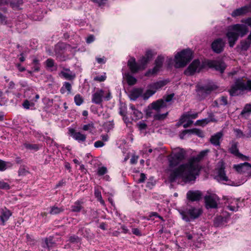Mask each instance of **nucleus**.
I'll list each match as a JSON object with an SVG mask.
<instances>
[{
  "mask_svg": "<svg viewBox=\"0 0 251 251\" xmlns=\"http://www.w3.org/2000/svg\"><path fill=\"white\" fill-rule=\"evenodd\" d=\"M207 152L206 150L202 151L197 156L190 158L187 162L180 165L173 170L170 169L171 173L169 176L170 182H175L178 178H182L185 182L195 180L201 170L199 162Z\"/></svg>",
  "mask_w": 251,
  "mask_h": 251,
  "instance_id": "obj_1",
  "label": "nucleus"
},
{
  "mask_svg": "<svg viewBox=\"0 0 251 251\" xmlns=\"http://www.w3.org/2000/svg\"><path fill=\"white\" fill-rule=\"evenodd\" d=\"M246 90L251 91V80L245 82L242 78H238L228 91L230 96L235 97L242 95Z\"/></svg>",
  "mask_w": 251,
  "mask_h": 251,
  "instance_id": "obj_2",
  "label": "nucleus"
},
{
  "mask_svg": "<svg viewBox=\"0 0 251 251\" xmlns=\"http://www.w3.org/2000/svg\"><path fill=\"white\" fill-rule=\"evenodd\" d=\"M193 58V52L190 49L183 50L177 52L175 57V67L180 68L185 67Z\"/></svg>",
  "mask_w": 251,
  "mask_h": 251,
  "instance_id": "obj_3",
  "label": "nucleus"
},
{
  "mask_svg": "<svg viewBox=\"0 0 251 251\" xmlns=\"http://www.w3.org/2000/svg\"><path fill=\"white\" fill-rule=\"evenodd\" d=\"M202 213V210L200 208L191 207L187 209L186 211L180 212L182 218L187 222L198 219Z\"/></svg>",
  "mask_w": 251,
  "mask_h": 251,
  "instance_id": "obj_4",
  "label": "nucleus"
},
{
  "mask_svg": "<svg viewBox=\"0 0 251 251\" xmlns=\"http://www.w3.org/2000/svg\"><path fill=\"white\" fill-rule=\"evenodd\" d=\"M204 67V62L201 63L199 59H195L185 71L184 74L187 75H192L196 72L199 73Z\"/></svg>",
  "mask_w": 251,
  "mask_h": 251,
  "instance_id": "obj_5",
  "label": "nucleus"
},
{
  "mask_svg": "<svg viewBox=\"0 0 251 251\" xmlns=\"http://www.w3.org/2000/svg\"><path fill=\"white\" fill-rule=\"evenodd\" d=\"M225 45L226 41L222 38H218L212 42L211 48L214 53L220 54L224 51Z\"/></svg>",
  "mask_w": 251,
  "mask_h": 251,
  "instance_id": "obj_6",
  "label": "nucleus"
},
{
  "mask_svg": "<svg viewBox=\"0 0 251 251\" xmlns=\"http://www.w3.org/2000/svg\"><path fill=\"white\" fill-rule=\"evenodd\" d=\"M196 90L199 98L202 100L210 94L212 91L213 90V88L211 86L197 85Z\"/></svg>",
  "mask_w": 251,
  "mask_h": 251,
  "instance_id": "obj_7",
  "label": "nucleus"
},
{
  "mask_svg": "<svg viewBox=\"0 0 251 251\" xmlns=\"http://www.w3.org/2000/svg\"><path fill=\"white\" fill-rule=\"evenodd\" d=\"M231 147L229 148V152L232 154L234 155L237 158H239L242 160H248L249 157L244 155L239 152L238 148V143L234 141H232L230 143Z\"/></svg>",
  "mask_w": 251,
  "mask_h": 251,
  "instance_id": "obj_8",
  "label": "nucleus"
},
{
  "mask_svg": "<svg viewBox=\"0 0 251 251\" xmlns=\"http://www.w3.org/2000/svg\"><path fill=\"white\" fill-rule=\"evenodd\" d=\"M207 65L209 68H214L221 74L224 72L226 67V63L221 60H210L207 62Z\"/></svg>",
  "mask_w": 251,
  "mask_h": 251,
  "instance_id": "obj_9",
  "label": "nucleus"
},
{
  "mask_svg": "<svg viewBox=\"0 0 251 251\" xmlns=\"http://www.w3.org/2000/svg\"><path fill=\"white\" fill-rule=\"evenodd\" d=\"M234 168L238 173L244 174L246 176H251V165L248 162L234 165Z\"/></svg>",
  "mask_w": 251,
  "mask_h": 251,
  "instance_id": "obj_10",
  "label": "nucleus"
},
{
  "mask_svg": "<svg viewBox=\"0 0 251 251\" xmlns=\"http://www.w3.org/2000/svg\"><path fill=\"white\" fill-rule=\"evenodd\" d=\"M230 30L237 32L239 34V37H244L249 32V29L247 26L244 24H237L230 26Z\"/></svg>",
  "mask_w": 251,
  "mask_h": 251,
  "instance_id": "obj_11",
  "label": "nucleus"
},
{
  "mask_svg": "<svg viewBox=\"0 0 251 251\" xmlns=\"http://www.w3.org/2000/svg\"><path fill=\"white\" fill-rule=\"evenodd\" d=\"M164 57L158 55L155 60V66L152 70H149L145 74L146 76H149L150 74H156L162 67L164 61Z\"/></svg>",
  "mask_w": 251,
  "mask_h": 251,
  "instance_id": "obj_12",
  "label": "nucleus"
},
{
  "mask_svg": "<svg viewBox=\"0 0 251 251\" xmlns=\"http://www.w3.org/2000/svg\"><path fill=\"white\" fill-rule=\"evenodd\" d=\"M226 37L228 39L229 47L230 48H232L235 45L239 38V34H237V32L230 30V28L229 30L226 33Z\"/></svg>",
  "mask_w": 251,
  "mask_h": 251,
  "instance_id": "obj_13",
  "label": "nucleus"
},
{
  "mask_svg": "<svg viewBox=\"0 0 251 251\" xmlns=\"http://www.w3.org/2000/svg\"><path fill=\"white\" fill-rule=\"evenodd\" d=\"M201 197L202 193L199 190H189L186 194L187 199L191 201H199L201 199Z\"/></svg>",
  "mask_w": 251,
  "mask_h": 251,
  "instance_id": "obj_14",
  "label": "nucleus"
},
{
  "mask_svg": "<svg viewBox=\"0 0 251 251\" xmlns=\"http://www.w3.org/2000/svg\"><path fill=\"white\" fill-rule=\"evenodd\" d=\"M168 104H165V101H164V100L159 99L156 101L152 102L148 107L150 109L155 110L158 112L161 109L166 108Z\"/></svg>",
  "mask_w": 251,
  "mask_h": 251,
  "instance_id": "obj_15",
  "label": "nucleus"
},
{
  "mask_svg": "<svg viewBox=\"0 0 251 251\" xmlns=\"http://www.w3.org/2000/svg\"><path fill=\"white\" fill-rule=\"evenodd\" d=\"M204 200L207 208H216L217 207V202L215 196H205L204 197Z\"/></svg>",
  "mask_w": 251,
  "mask_h": 251,
  "instance_id": "obj_16",
  "label": "nucleus"
},
{
  "mask_svg": "<svg viewBox=\"0 0 251 251\" xmlns=\"http://www.w3.org/2000/svg\"><path fill=\"white\" fill-rule=\"evenodd\" d=\"M251 8V2L249 5H245L239 8L234 10L231 13V15L232 17H236L238 16H243L247 13Z\"/></svg>",
  "mask_w": 251,
  "mask_h": 251,
  "instance_id": "obj_17",
  "label": "nucleus"
},
{
  "mask_svg": "<svg viewBox=\"0 0 251 251\" xmlns=\"http://www.w3.org/2000/svg\"><path fill=\"white\" fill-rule=\"evenodd\" d=\"M104 91L102 89L98 90L92 95V102L96 104H100L102 102Z\"/></svg>",
  "mask_w": 251,
  "mask_h": 251,
  "instance_id": "obj_18",
  "label": "nucleus"
},
{
  "mask_svg": "<svg viewBox=\"0 0 251 251\" xmlns=\"http://www.w3.org/2000/svg\"><path fill=\"white\" fill-rule=\"evenodd\" d=\"M69 132L71 136L79 142H83L86 140V136L85 135L81 133L80 132H76L74 128L69 129Z\"/></svg>",
  "mask_w": 251,
  "mask_h": 251,
  "instance_id": "obj_19",
  "label": "nucleus"
},
{
  "mask_svg": "<svg viewBox=\"0 0 251 251\" xmlns=\"http://www.w3.org/2000/svg\"><path fill=\"white\" fill-rule=\"evenodd\" d=\"M129 107L130 109L131 110V112L130 113V117L132 120L136 121L142 118V113L136 109L133 104H130Z\"/></svg>",
  "mask_w": 251,
  "mask_h": 251,
  "instance_id": "obj_20",
  "label": "nucleus"
},
{
  "mask_svg": "<svg viewBox=\"0 0 251 251\" xmlns=\"http://www.w3.org/2000/svg\"><path fill=\"white\" fill-rule=\"evenodd\" d=\"M9 6L14 10H19L24 4L23 0H8Z\"/></svg>",
  "mask_w": 251,
  "mask_h": 251,
  "instance_id": "obj_21",
  "label": "nucleus"
},
{
  "mask_svg": "<svg viewBox=\"0 0 251 251\" xmlns=\"http://www.w3.org/2000/svg\"><path fill=\"white\" fill-rule=\"evenodd\" d=\"M143 93V89L141 88H134L130 92L129 97L131 100H135L141 96Z\"/></svg>",
  "mask_w": 251,
  "mask_h": 251,
  "instance_id": "obj_22",
  "label": "nucleus"
},
{
  "mask_svg": "<svg viewBox=\"0 0 251 251\" xmlns=\"http://www.w3.org/2000/svg\"><path fill=\"white\" fill-rule=\"evenodd\" d=\"M0 213L1 215L0 216V219L2 222V225H4L5 222L7 221L11 216L12 213L9 210L5 207L1 209Z\"/></svg>",
  "mask_w": 251,
  "mask_h": 251,
  "instance_id": "obj_23",
  "label": "nucleus"
},
{
  "mask_svg": "<svg viewBox=\"0 0 251 251\" xmlns=\"http://www.w3.org/2000/svg\"><path fill=\"white\" fill-rule=\"evenodd\" d=\"M127 66L133 73L137 72L140 69V67L137 64L134 58H131L128 61Z\"/></svg>",
  "mask_w": 251,
  "mask_h": 251,
  "instance_id": "obj_24",
  "label": "nucleus"
},
{
  "mask_svg": "<svg viewBox=\"0 0 251 251\" xmlns=\"http://www.w3.org/2000/svg\"><path fill=\"white\" fill-rule=\"evenodd\" d=\"M223 134L221 132H219L212 135L210 139V143L215 146H220V140L222 138Z\"/></svg>",
  "mask_w": 251,
  "mask_h": 251,
  "instance_id": "obj_25",
  "label": "nucleus"
},
{
  "mask_svg": "<svg viewBox=\"0 0 251 251\" xmlns=\"http://www.w3.org/2000/svg\"><path fill=\"white\" fill-rule=\"evenodd\" d=\"M168 81L167 80H160L150 84L149 87V88L154 90L155 92H156L157 90L166 85Z\"/></svg>",
  "mask_w": 251,
  "mask_h": 251,
  "instance_id": "obj_26",
  "label": "nucleus"
},
{
  "mask_svg": "<svg viewBox=\"0 0 251 251\" xmlns=\"http://www.w3.org/2000/svg\"><path fill=\"white\" fill-rule=\"evenodd\" d=\"M218 179L221 181H227L228 179L227 176H226V173L225 171V166L224 164H222L218 171Z\"/></svg>",
  "mask_w": 251,
  "mask_h": 251,
  "instance_id": "obj_27",
  "label": "nucleus"
},
{
  "mask_svg": "<svg viewBox=\"0 0 251 251\" xmlns=\"http://www.w3.org/2000/svg\"><path fill=\"white\" fill-rule=\"evenodd\" d=\"M251 113V103L246 104L243 108V109L240 113V115L242 117H249Z\"/></svg>",
  "mask_w": 251,
  "mask_h": 251,
  "instance_id": "obj_28",
  "label": "nucleus"
},
{
  "mask_svg": "<svg viewBox=\"0 0 251 251\" xmlns=\"http://www.w3.org/2000/svg\"><path fill=\"white\" fill-rule=\"evenodd\" d=\"M72 90V85L68 82H65L62 86V87L60 89V92L61 94H65L66 91L67 92L68 94H70L71 93Z\"/></svg>",
  "mask_w": 251,
  "mask_h": 251,
  "instance_id": "obj_29",
  "label": "nucleus"
},
{
  "mask_svg": "<svg viewBox=\"0 0 251 251\" xmlns=\"http://www.w3.org/2000/svg\"><path fill=\"white\" fill-rule=\"evenodd\" d=\"M67 44L63 43H58L54 48V51L56 54H60L63 52V51L65 49Z\"/></svg>",
  "mask_w": 251,
  "mask_h": 251,
  "instance_id": "obj_30",
  "label": "nucleus"
},
{
  "mask_svg": "<svg viewBox=\"0 0 251 251\" xmlns=\"http://www.w3.org/2000/svg\"><path fill=\"white\" fill-rule=\"evenodd\" d=\"M125 77L128 85H133L137 82L136 78L129 73L125 74Z\"/></svg>",
  "mask_w": 251,
  "mask_h": 251,
  "instance_id": "obj_31",
  "label": "nucleus"
},
{
  "mask_svg": "<svg viewBox=\"0 0 251 251\" xmlns=\"http://www.w3.org/2000/svg\"><path fill=\"white\" fill-rule=\"evenodd\" d=\"M168 161L170 168H173L177 166L180 163L179 161L176 159L172 155L169 156Z\"/></svg>",
  "mask_w": 251,
  "mask_h": 251,
  "instance_id": "obj_32",
  "label": "nucleus"
},
{
  "mask_svg": "<svg viewBox=\"0 0 251 251\" xmlns=\"http://www.w3.org/2000/svg\"><path fill=\"white\" fill-rule=\"evenodd\" d=\"M171 155H172L176 159L179 161L180 162H181L185 157L184 153L182 151L174 152Z\"/></svg>",
  "mask_w": 251,
  "mask_h": 251,
  "instance_id": "obj_33",
  "label": "nucleus"
},
{
  "mask_svg": "<svg viewBox=\"0 0 251 251\" xmlns=\"http://www.w3.org/2000/svg\"><path fill=\"white\" fill-rule=\"evenodd\" d=\"M186 131L189 132V134H196L200 137H203L204 134L203 132L197 128H193L191 129H186Z\"/></svg>",
  "mask_w": 251,
  "mask_h": 251,
  "instance_id": "obj_34",
  "label": "nucleus"
},
{
  "mask_svg": "<svg viewBox=\"0 0 251 251\" xmlns=\"http://www.w3.org/2000/svg\"><path fill=\"white\" fill-rule=\"evenodd\" d=\"M251 43L248 40H242L240 42V48L242 50H247L251 46Z\"/></svg>",
  "mask_w": 251,
  "mask_h": 251,
  "instance_id": "obj_35",
  "label": "nucleus"
},
{
  "mask_svg": "<svg viewBox=\"0 0 251 251\" xmlns=\"http://www.w3.org/2000/svg\"><path fill=\"white\" fill-rule=\"evenodd\" d=\"M53 237L50 236L49 238H46L44 240L45 244L43 245L44 248H48L50 249V248L53 246L55 243L53 242Z\"/></svg>",
  "mask_w": 251,
  "mask_h": 251,
  "instance_id": "obj_36",
  "label": "nucleus"
},
{
  "mask_svg": "<svg viewBox=\"0 0 251 251\" xmlns=\"http://www.w3.org/2000/svg\"><path fill=\"white\" fill-rule=\"evenodd\" d=\"M82 202L80 201H75L73 205L72 206V211L75 212H78L80 211L81 209L82 208V206L81 205Z\"/></svg>",
  "mask_w": 251,
  "mask_h": 251,
  "instance_id": "obj_37",
  "label": "nucleus"
},
{
  "mask_svg": "<svg viewBox=\"0 0 251 251\" xmlns=\"http://www.w3.org/2000/svg\"><path fill=\"white\" fill-rule=\"evenodd\" d=\"M235 135L237 138H246V134H244L243 132L239 128H234L233 129Z\"/></svg>",
  "mask_w": 251,
  "mask_h": 251,
  "instance_id": "obj_38",
  "label": "nucleus"
},
{
  "mask_svg": "<svg viewBox=\"0 0 251 251\" xmlns=\"http://www.w3.org/2000/svg\"><path fill=\"white\" fill-rule=\"evenodd\" d=\"M64 209L62 208H59L55 206L51 207L50 213L51 215L57 214L61 212H63Z\"/></svg>",
  "mask_w": 251,
  "mask_h": 251,
  "instance_id": "obj_39",
  "label": "nucleus"
},
{
  "mask_svg": "<svg viewBox=\"0 0 251 251\" xmlns=\"http://www.w3.org/2000/svg\"><path fill=\"white\" fill-rule=\"evenodd\" d=\"M155 91L150 88L147 90L146 92L142 95V97L144 100H146L148 99L151 96L153 95L155 93Z\"/></svg>",
  "mask_w": 251,
  "mask_h": 251,
  "instance_id": "obj_40",
  "label": "nucleus"
},
{
  "mask_svg": "<svg viewBox=\"0 0 251 251\" xmlns=\"http://www.w3.org/2000/svg\"><path fill=\"white\" fill-rule=\"evenodd\" d=\"M24 146L26 149L29 150L37 151L39 149V146L37 144H31L25 143L24 144Z\"/></svg>",
  "mask_w": 251,
  "mask_h": 251,
  "instance_id": "obj_41",
  "label": "nucleus"
},
{
  "mask_svg": "<svg viewBox=\"0 0 251 251\" xmlns=\"http://www.w3.org/2000/svg\"><path fill=\"white\" fill-rule=\"evenodd\" d=\"M74 100L77 106L80 105L84 101L82 97L80 94H77L75 96Z\"/></svg>",
  "mask_w": 251,
  "mask_h": 251,
  "instance_id": "obj_42",
  "label": "nucleus"
},
{
  "mask_svg": "<svg viewBox=\"0 0 251 251\" xmlns=\"http://www.w3.org/2000/svg\"><path fill=\"white\" fill-rule=\"evenodd\" d=\"M168 114V112H167L164 114H159L157 113L156 114L154 115L153 118L155 120H163L167 117Z\"/></svg>",
  "mask_w": 251,
  "mask_h": 251,
  "instance_id": "obj_43",
  "label": "nucleus"
},
{
  "mask_svg": "<svg viewBox=\"0 0 251 251\" xmlns=\"http://www.w3.org/2000/svg\"><path fill=\"white\" fill-rule=\"evenodd\" d=\"M126 107L124 106V107H121L120 108V110L119 111V114L123 116V120L125 121H129L128 120V118L127 117V115H126Z\"/></svg>",
  "mask_w": 251,
  "mask_h": 251,
  "instance_id": "obj_44",
  "label": "nucleus"
},
{
  "mask_svg": "<svg viewBox=\"0 0 251 251\" xmlns=\"http://www.w3.org/2000/svg\"><path fill=\"white\" fill-rule=\"evenodd\" d=\"M62 75L66 79L72 80L75 77V75H72L68 73L62 71L61 73Z\"/></svg>",
  "mask_w": 251,
  "mask_h": 251,
  "instance_id": "obj_45",
  "label": "nucleus"
},
{
  "mask_svg": "<svg viewBox=\"0 0 251 251\" xmlns=\"http://www.w3.org/2000/svg\"><path fill=\"white\" fill-rule=\"evenodd\" d=\"M174 96L175 94L174 93H172L167 96H164L162 99H161V100H164V101H165V104H167V103L170 102L173 100Z\"/></svg>",
  "mask_w": 251,
  "mask_h": 251,
  "instance_id": "obj_46",
  "label": "nucleus"
},
{
  "mask_svg": "<svg viewBox=\"0 0 251 251\" xmlns=\"http://www.w3.org/2000/svg\"><path fill=\"white\" fill-rule=\"evenodd\" d=\"M23 107L26 109H29L30 106H34V103L33 102H29L28 100H25L23 103Z\"/></svg>",
  "mask_w": 251,
  "mask_h": 251,
  "instance_id": "obj_47",
  "label": "nucleus"
},
{
  "mask_svg": "<svg viewBox=\"0 0 251 251\" xmlns=\"http://www.w3.org/2000/svg\"><path fill=\"white\" fill-rule=\"evenodd\" d=\"M107 172V168L105 167H101L98 168L97 174L99 176H103Z\"/></svg>",
  "mask_w": 251,
  "mask_h": 251,
  "instance_id": "obj_48",
  "label": "nucleus"
},
{
  "mask_svg": "<svg viewBox=\"0 0 251 251\" xmlns=\"http://www.w3.org/2000/svg\"><path fill=\"white\" fill-rule=\"evenodd\" d=\"M94 128V124L93 123H90L87 125H85L83 126L82 129L83 130L88 131L90 130V132Z\"/></svg>",
  "mask_w": 251,
  "mask_h": 251,
  "instance_id": "obj_49",
  "label": "nucleus"
},
{
  "mask_svg": "<svg viewBox=\"0 0 251 251\" xmlns=\"http://www.w3.org/2000/svg\"><path fill=\"white\" fill-rule=\"evenodd\" d=\"M153 56V54L152 50H148L146 51L144 56L148 59V60L150 61L152 59Z\"/></svg>",
  "mask_w": 251,
  "mask_h": 251,
  "instance_id": "obj_50",
  "label": "nucleus"
},
{
  "mask_svg": "<svg viewBox=\"0 0 251 251\" xmlns=\"http://www.w3.org/2000/svg\"><path fill=\"white\" fill-rule=\"evenodd\" d=\"M223 218L222 216L216 217L214 220V225L216 226H219L222 223Z\"/></svg>",
  "mask_w": 251,
  "mask_h": 251,
  "instance_id": "obj_51",
  "label": "nucleus"
},
{
  "mask_svg": "<svg viewBox=\"0 0 251 251\" xmlns=\"http://www.w3.org/2000/svg\"><path fill=\"white\" fill-rule=\"evenodd\" d=\"M10 188L9 185L4 182L3 181H0V189L4 190H9Z\"/></svg>",
  "mask_w": 251,
  "mask_h": 251,
  "instance_id": "obj_52",
  "label": "nucleus"
},
{
  "mask_svg": "<svg viewBox=\"0 0 251 251\" xmlns=\"http://www.w3.org/2000/svg\"><path fill=\"white\" fill-rule=\"evenodd\" d=\"M18 173L19 176H25L27 173H28V171L26 170L25 166H21Z\"/></svg>",
  "mask_w": 251,
  "mask_h": 251,
  "instance_id": "obj_53",
  "label": "nucleus"
},
{
  "mask_svg": "<svg viewBox=\"0 0 251 251\" xmlns=\"http://www.w3.org/2000/svg\"><path fill=\"white\" fill-rule=\"evenodd\" d=\"M80 238L76 235L71 236L69 238V241L71 243H78L80 242Z\"/></svg>",
  "mask_w": 251,
  "mask_h": 251,
  "instance_id": "obj_54",
  "label": "nucleus"
},
{
  "mask_svg": "<svg viewBox=\"0 0 251 251\" xmlns=\"http://www.w3.org/2000/svg\"><path fill=\"white\" fill-rule=\"evenodd\" d=\"M188 118H189V112L185 113L181 116L179 122L180 124H182L184 123Z\"/></svg>",
  "mask_w": 251,
  "mask_h": 251,
  "instance_id": "obj_55",
  "label": "nucleus"
},
{
  "mask_svg": "<svg viewBox=\"0 0 251 251\" xmlns=\"http://www.w3.org/2000/svg\"><path fill=\"white\" fill-rule=\"evenodd\" d=\"M140 64L141 65L142 67L144 68L146 65L149 62V60L147 58H145L144 56H142L141 59L139 61Z\"/></svg>",
  "mask_w": 251,
  "mask_h": 251,
  "instance_id": "obj_56",
  "label": "nucleus"
},
{
  "mask_svg": "<svg viewBox=\"0 0 251 251\" xmlns=\"http://www.w3.org/2000/svg\"><path fill=\"white\" fill-rule=\"evenodd\" d=\"M209 122V120H208L206 119H202L201 120H198L195 125H200L201 126H204L206 124H207Z\"/></svg>",
  "mask_w": 251,
  "mask_h": 251,
  "instance_id": "obj_57",
  "label": "nucleus"
},
{
  "mask_svg": "<svg viewBox=\"0 0 251 251\" xmlns=\"http://www.w3.org/2000/svg\"><path fill=\"white\" fill-rule=\"evenodd\" d=\"M6 169V162L0 159V171H5Z\"/></svg>",
  "mask_w": 251,
  "mask_h": 251,
  "instance_id": "obj_58",
  "label": "nucleus"
},
{
  "mask_svg": "<svg viewBox=\"0 0 251 251\" xmlns=\"http://www.w3.org/2000/svg\"><path fill=\"white\" fill-rule=\"evenodd\" d=\"M105 75H98L94 77V80L99 82L104 81L106 79Z\"/></svg>",
  "mask_w": 251,
  "mask_h": 251,
  "instance_id": "obj_59",
  "label": "nucleus"
},
{
  "mask_svg": "<svg viewBox=\"0 0 251 251\" xmlns=\"http://www.w3.org/2000/svg\"><path fill=\"white\" fill-rule=\"evenodd\" d=\"M47 66L49 68H51L54 66V61L51 58H49L46 60Z\"/></svg>",
  "mask_w": 251,
  "mask_h": 251,
  "instance_id": "obj_60",
  "label": "nucleus"
},
{
  "mask_svg": "<svg viewBox=\"0 0 251 251\" xmlns=\"http://www.w3.org/2000/svg\"><path fill=\"white\" fill-rule=\"evenodd\" d=\"M221 104L223 105L227 104V99L226 96H222L220 99Z\"/></svg>",
  "mask_w": 251,
  "mask_h": 251,
  "instance_id": "obj_61",
  "label": "nucleus"
},
{
  "mask_svg": "<svg viewBox=\"0 0 251 251\" xmlns=\"http://www.w3.org/2000/svg\"><path fill=\"white\" fill-rule=\"evenodd\" d=\"M241 22L251 27V17L242 20Z\"/></svg>",
  "mask_w": 251,
  "mask_h": 251,
  "instance_id": "obj_62",
  "label": "nucleus"
},
{
  "mask_svg": "<svg viewBox=\"0 0 251 251\" xmlns=\"http://www.w3.org/2000/svg\"><path fill=\"white\" fill-rule=\"evenodd\" d=\"M104 145V143L101 141H97L94 143V147L95 148L102 147Z\"/></svg>",
  "mask_w": 251,
  "mask_h": 251,
  "instance_id": "obj_63",
  "label": "nucleus"
},
{
  "mask_svg": "<svg viewBox=\"0 0 251 251\" xmlns=\"http://www.w3.org/2000/svg\"><path fill=\"white\" fill-rule=\"evenodd\" d=\"M0 22L3 24H6L7 23L6 17L1 13H0Z\"/></svg>",
  "mask_w": 251,
  "mask_h": 251,
  "instance_id": "obj_64",
  "label": "nucleus"
}]
</instances>
